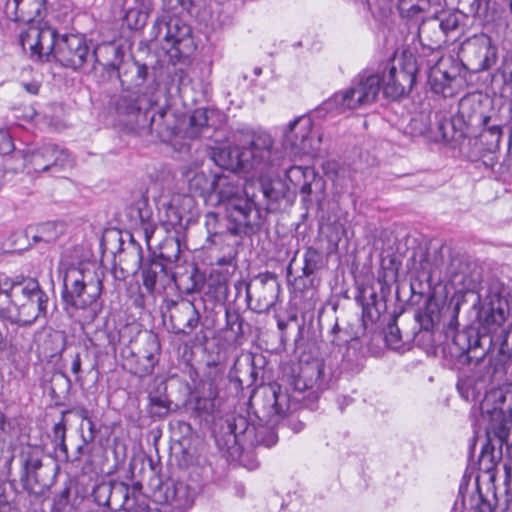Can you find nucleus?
<instances>
[{"mask_svg": "<svg viewBox=\"0 0 512 512\" xmlns=\"http://www.w3.org/2000/svg\"><path fill=\"white\" fill-rule=\"evenodd\" d=\"M190 281L184 288L187 294L199 292L204 285V276L199 272L197 268H193L190 275L188 276Z\"/></svg>", "mask_w": 512, "mask_h": 512, "instance_id": "nucleus-54", "label": "nucleus"}, {"mask_svg": "<svg viewBox=\"0 0 512 512\" xmlns=\"http://www.w3.org/2000/svg\"><path fill=\"white\" fill-rule=\"evenodd\" d=\"M29 163L35 172H59L71 166V159L66 150L46 144L31 153Z\"/></svg>", "mask_w": 512, "mask_h": 512, "instance_id": "nucleus-22", "label": "nucleus"}, {"mask_svg": "<svg viewBox=\"0 0 512 512\" xmlns=\"http://www.w3.org/2000/svg\"><path fill=\"white\" fill-rule=\"evenodd\" d=\"M142 282L149 294H162L175 282V275L161 261L152 259L142 267Z\"/></svg>", "mask_w": 512, "mask_h": 512, "instance_id": "nucleus-25", "label": "nucleus"}, {"mask_svg": "<svg viewBox=\"0 0 512 512\" xmlns=\"http://www.w3.org/2000/svg\"><path fill=\"white\" fill-rule=\"evenodd\" d=\"M140 342L139 349L136 352H130L131 358L128 361L133 374L146 377L153 373L159 361L161 346L157 335L151 332L145 333Z\"/></svg>", "mask_w": 512, "mask_h": 512, "instance_id": "nucleus-21", "label": "nucleus"}, {"mask_svg": "<svg viewBox=\"0 0 512 512\" xmlns=\"http://www.w3.org/2000/svg\"><path fill=\"white\" fill-rule=\"evenodd\" d=\"M208 111L206 109H196L189 116L188 125L181 130L183 138L197 139L209 131Z\"/></svg>", "mask_w": 512, "mask_h": 512, "instance_id": "nucleus-38", "label": "nucleus"}, {"mask_svg": "<svg viewBox=\"0 0 512 512\" xmlns=\"http://www.w3.org/2000/svg\"><path fill=\"white\" fill-rule=\"evenodd\" d=\"M82 361L79 353H75L72 357V363H71V372L75 375L76 381H80V373L82 371L81 369Z\"/></svg>", "mask_w": 512, "mask_h": 512, "instance_id": "nucleus-64", "label": "nucleus"}, {"mask_svg": "<svg viewBox=\"0 0 512 512\" xmlns=\"http://www.w3.org/2000/svg\"><path fill=\"white\" fill-rule=\"evenodd\" d=\"M165 499L177 507H190L194 501V492L183 482H172L166 485Z\"/></svg>", "mask_w": 512, "mask_h": 512, "instance_id": "nucleus-37", "label": "nucleus"}, {"mask_svg": "<svg viewBox=\"0 0 512 512\" xmlns=\"http://www.w3.org/2000/svg\"><path fill=\"white\" fill-rule=\"evenodd\" d=\"M457 75L458 68L456 66L452 65L446 69L445 63L440 62L430 68L428 84L434 93L441 94L443 97H451L454 94L453 83L456 81Z\"/></svg>", "mask_w": 512, "mask_h": 512, "instance_id": "nucleus-29", "label": "nucleus"}, {"mask_svg": "<svg viewBox=\"0 0 512 512\" xmlns=\"http://www.w3.org/2000/svg\"><path fill=\"white\" fill-rule=\"evenodd\" d=\"M480 328L491 333L501 327L509 315V303L504 288L499 282H493L485 295L480 307L473 304Z\"/></svg>", "mask_w": 512, "mask_h": 512, "instance_id": "nucleus-15", "label": "nucleus"}, {"mask_svg": "<svg viewBox=\"0 0 512 512\" xmlns=\"http://www.w3.org/2000/svg\"><path fill=\"white\" fill-rule=\"evenodd\" d=\"M150 405L152 408H155L153 413L157 416H165L169 412V404L170 402L166 397L162 396H150Z\"/></svg>", "mask_w": 512, "mask_h": 512, "instance_id": "nucleus-57", "label": "nucleus"}, {"mask_svg": "<svg viewBox=\"0 0 512 512\" xmlns=\"http://www.w3.org/2000/svg\"><path fill=\"white\" fill-rule=\"evenodd\" d=\"M45 0H7L5 11L16 22L34 23L44 9Z\"/></svg>", "mask_w": 512, "mask_h": 512, "instance_id": "nucleus-30", "label": "nucleus"}, {"mask_svg": "<svg viewBox=\"0 0 512 512\" xmlns=\"http://www.w3.org/2000/svg\"><path fill=\"white\" fill-rule=\"evenodd\" d=\"M93 497L98 505H103L114 511L148 512L147 503L133 505L130 500V486L124 482L109 481L99 484L93 490Z\"/></svg>", "mask_w": 512, "mask_h": 512, "instance_id": "nucleus-18", "label": "nucleus"}, {"mask_svg": "<svg viewBox=\"0 0 512 512\" xmlns=\"http://www.w3.org/2000/svg\"><path fill=\"white\" fill-rule=\"evenodd\" d=\"M495 341L500 345L499 354L503 360L509 359L512 356V324L503 330Z\"/></svg>", "mask_w": 512, "mask_h": 512, "instance_id": "nucleus-48", "label": "nucleus"}, {"mask_svg": "<svg viewBox=\"0 0 512 512\" xmlns=\"http://www.w3.org/2000/svg\"><path fill=\"white\" fill-rule=\"evenodd\" d=\"M379 92L380 76L358 75L347 89L336 92L326 104L339 112L354 110L374 102Z\"/></svg>", "mask_w": 512, "mask_h": 512, "instance_id": "nucleus-13", "label": "nucleus"}, {"mask_svg": "<svg viewBox=\"0 0 512 512\" xmlns=\"http://www.w3.org/2000/svg\"><path fill=\"white\" fill-rule=\"evenodd\" d=\"M274 165L271 166L264 173L253 172L254 176L258 177L255 183L254 190L257 188L261 196L266 200V206L263 208L261 203L257 200L259 208L262 211L264 220L269 211L275 210V206L280 200L285 198L287 193V187L285 183L279 178H272L271 175L275 172L278 164V159L275 157V151L273 150Z\"/></svg>", "mask_w": 512, "mask_h": 512, "instance_id": "nucleus-20", "label": "nucleus"}, {"mask_svg": "<svg viewBox=\"0 0 512 512\" xmlns=\"http://www.w3.org/2000/svg\"><path fill=\"white\" fill-rule=\"evenodd\" d=\"M322 266V254L314 247H308L304 253L302 275L309 277Z\"/></svg>", "mask_w": 512, "mask_h": 512, "instance_id": "nucleus-44", "label": "nucleus"}, {"mask_svg": "<svg viewBox=\"0 0 512 512\" xmlns=\"http://www.w3.org/2000/svg\"><path fill=\"white\" fill-rule=\"evenodd\" d=\"M129 214L132 218L139 221L140 229L144 234L146 242L149 244L156 225L153 221V213L145 201H139L130 207Z\"/></svg>", "mask_w": 512, "mask_h": 512, "instance_id": "nucleus-35", "label": "nucleus"}, {"mask_svg": "<svg viewBox=\"0 0 512 512\" xmlns=\"http://www.w3.org/2000/svg\"><path fill=\"white\" fill-rule=\"evenodd\" d=\"M226 328L230 330L235 337L243 336L244 319L236 309L226 308L225 311Z\"/></svg>", "mask_w": 512, "mask_h": 512, "instance_id": "nucleus-46", "label": "nucleus"}, {"mask_svg": "<svg viewBox=\"0 0 512 512\" xmlns=\"http://www.w3.org/2000/svg\"><path fill=\"white\" fill-rule=\"evenodd\" d=\"M88 426V432L82 433V440L84 444H89L93 442L99 432V429L96 427V424L93 422L92 418L86 421Z\"/></svg>", "mask_w": 512, "mask_h": 512, "instance_id": "nucleus-61", "label": "nucleus"}, {"mask_svg": "<svg viewBox=\"0 0 512 512\" xmlns=\"http://www.w3.org/2000/svg\"><path fill=\"white\" fill-rule=\"evenodd\" d=\"M17 428L12 421L4 417L0 424V442L12 440L17 436Z\"/></svg>", "mask_w": 512, "mask_h": 512, "instance_id": "nucleus-58", "label": "nucleus"}, {"mask_svg": "<svg viewBox=\"0 0 512 512\" xmlns=\"http://www.w3.org/2000/svg\"><path fill=\"white\" fill-rule=\"evenodd\" d=\"M323 367L320 363L307 364L301 368V372L290 383L294 392L313 390L320 386Z\"/></svg>", "mask_w": 512, "mask_h": 512, "instance_id": "nucleus-33", "label": "nucleus"}, {"mask_svg": "<svg viewBox=\"0 0 512 512\" xmlns=\"http://www.w3.org/2000/svg\"><path fill=\"white\" fill-rule=\"evenodd\" d=\"M364 357L358 347V341L353 340L349 343L342 357L344 369L351 372H358L363 366Z\"/></svg>", "mask_w": 512, "mask_h": 512, "instance_id": "nucleus-43", "label": "nucleus"}, {"mask_svg": "<svg viewBox=\"0 0 512 512\" xmlns=\"http://www.w3.org/2000/svg\"><path fill=\"white\" fill-rule=\"evenodd\" d=\"M398 8L401 14H406L408 17H413L422 12L418 0H398Z\"/></svg>", "mask_w": 512, "mask_h": 512, "instance_id": "nucleus-59", "label": "nucleus"}, {"mask_svg": "<svg viewBox=\"0 0 512 512\" xmlns=\"http://www.w3.org/2000/svg\"><path fill=\"white\" fill-rule=\"evenodd\" d=\"M43 450L37 446H27L20 454L23 488L31 495H44L53 484L54 469L43 463Z\"/></svg>", "mask_w": 512, "mask_h": 512, "instance_id": "nucleus-11", "label": "nucleus"}, {"mask_svg": "<svg viewBox=\"0 0 512 512\" xmlns=\"http://www.w3.org/2000/svg\"><path fill=\"white\" fill-rule=\"evenodd\" d=\"M204 225L207 231V241L212 244L218 243V238L226 234L234 236L242 234H252L260 230L261 226L244 225L240 227V222L237 220L229 219L228 214L226 219L221 218L215 212H208L205 215Z\"/></svg>", "mask_w": 512, "mask_h": 512, "instance_id": "nucleus-23", "label": "nucleus"}, {"mask_svg": "<svg viewBox=\"0 0 512 512\" xmlns=\"http://www.w3.org/2000/svg\"><path fill=\"white\" fill-rule=\"evenodd\" d=\"M63 232V226L55 222H46L40 224L32 235L34 243L44 242L52 243L56 241Z\"/></svg>", "mask_w": 512, "mask_h": 512, "instance_id": "nucleus-41", "label": "nucleus"}, {"mask_svg": "<svg viewBox=\"0 0 512 512\" xmlns=\"http://www.w3.org/2000/svg\"><path fill=\"white\" fill-rule=\"evenodd\" d=\"M396 61L380 77V87L391 99H398L412 89L418 71L416 57L411 52H403Z\"/></svg>", "mask_w": 512, "mask_h": 512, "instance_id": "nucleus-14", "label": "nucleus"}, {"mask_svg": "<svg viewBox=\"0 0 512 512\" xmlns=\"http://www.w3.org/2000/svg\"><path fill=\"white\" fill-rule=\"evenodd\" d=\"M22 42L30 45L33 53L50 56L62 67L77 71L96 57L86 38L80 34H62L50 26H30Z\"/></svg>", "mask_w": 512, "mask_h": 512, "instance_id": "nucleus-2", "label": "nucleus"}, {"mask_svg": "<svg viewBox=\"0 0 512 512\" xmlns=\"http://www.w3.org/2000/svg\"><path fill=\"white\" fill-rule=\"evenodd\" d=\"M458 56L466 69L482 72L496 63L497 47L488 35L475 34L461 43Z\"/></svg>", "mask_w": 512, "mask_h": 512, "instance_id": "nucleus-16", "label": "nucleus"}, {"mask_svg": "<svg viewBox=\"0 0 512 512\" xmlns=\"http://www.w3.org/2000/svg\"><path fill=\"white\" fill-rule=\"evenodd\" d=\"M480 129L478 140L481 145L482 161L485 166L493 168L498 163L496 154L500 149L503 134L502 126L492 120L489 125H484Z\"/></svg>", "mask_w": 512, "mask_h": 512, "instance_id": "nucleus-26", "label": "nucleus"}, {"mask_svg": "<svg viewBox=\"0 0 512 512\" xmlns=\"http://www.w3.org/2000/svg\"><path fill=\"white\" fill-rule=\"evenodd\" d=\"M435 19L438 20V27L443 31L445 38L449 33L455 31L460 24L459 16L456 13H444Z\"/></svg>", "mask_w": 512, "mask_h": 512, "instance_id": "nucleus-50", "label": "nucleus"}, {"mask_svg": "<svg viewBox=\"0 0 512 512\" xmlns=\"http://www.w3.org/2000/svg\"><path fill=\"white\" fill-rule=\"evenodd\" d=\"M170 321L174 333L190 335L200 323V313L190 300L169 303Z\"/></svg>", "mask_w": 512, "mask_h": 512, "instance_id": "nucleus-24", "label": "nucleus"}, {"mask_svg": "<svg viewBox=\"0 0 512 512\" xmlns=\"http://www.w3.org/2000/svg\"><path fill=\"white\" fill-rule=\"evenodd\" d=\"M49 297L36 279H5L0 283V318L12 324L30 326L45 318Z\"/></svg>", "mask_w": 512, "mask_h": 512, "instance_id": "nucleus-4", "label": "nucleus"}, {"mask_svg": "<svg viewBox=\"0 0 512 512\" xmlns=\"http://www.w3.org/2000/svg\"><path fill=\"white\" fill-rule=\"evenodd\" d=\"M320 145L321 136L313 133L312 121L308 117L296 118L284 132L283 148L291 156L313 154Z\"/></svg>", "mask_w": 512, "mask_h": 512, "instance_id": "nucleus-17", "label": "nucleus"}, {"mask_svg": "<svg viewBox=\"0 0 512 512\" xmlns=\"http://www.w3.org/2000/svg\"><path fill=\"white\" fill-rule=\"evenodd\" d=\"M498 73L502 77L504 86L512 93V53H507L503 58L501 66L498 68Z\"/></svg>", "mask_w": 512, "mask_h": 512, "instance_id": "nucleus-51", "label": "nucleus"}, {"mask_svg": "<svg viewBox=\"0 0 512 512\" xmlns=\"http://www.w3.org/2000/svg\"><path fill=\"white\" fill-rule=\"evenodd\" d=\"M214 183H216V173L210 178L204 172L196 171L188 177V189L193 196L206 198L213 195Z\"/></svg>", "mask_w": 512, "mask_h": 512, "instance_id": "nucleus-39", "label": "nucleus"}, {"mask_svg": "<svg viewBox=\"0 0 512 512\" xmlns=\"http://www.w3.org/2000/svg\"><path fill=\"white\" fill-rule=\"evenodd\" d=\"M483 340H488L489 345L492 344V342L494 341V339L488 335L480 336L479 333L473 329V337L471 339V350L466 351V354H468L469 358H476L479 360L485 355V352H483L481 355L476 354V351L481 346Z\"/></svg>", "mask_w": 512, "mask_h": 512, "instance_id": "nucleus-55", "label": "nucleus"}, {"mask_svg": "<svg viewBox=\"0 0 512 512\" xmlns=\"http://www.w3.org/2000/svg\"><path fill=\"white\" fill-rule=\"evenodd\" d=\"M219 391L214 382L207 383V389L203 388L201 395H198L191 402L193 412L196 416L202 417L213 414L216 408V399Z\"/></svg>", "mask_w": 512, "mask_h": 512, "instance_id": "nucleus-34", "label": "nucleus"}, {"mask_svg": "<svg viewBox=\"0 0 512 512\" xmlns=\"http://www.w3.org/2000/svg\"><path fill=\"white\" fill-rule=\"evenodd\" d=\"M286 177L295 186L301 184L304 179L314 178V172L310 167L292 166L286 170Z\"/></svg>", "mask_w": 512, "mask_h": 512, "instance_id": "nucleus-49", "label": "nucleus"}, {"mask_svg": "<svg viewBox=\"0 0 512 512\" xmlns=\"http://www.w3.org/2000/svg\"><path fill=\"white\" fill-rule=\"evenodd\" d=\"M411 126L416 130L418 134H425L429 131L435 134V138L443 141H452L453 135L448 132V128L453 127V119L443 118L436 116L435 129L431 128L427 124V117L425 115H419L411 120Z\"/></svg>", "mask_w": 512, "mask_h": 512, "instance_id": "nucleus-32", "label": "nucleus"}, {"mask_svg": "<svg viewBox=\"0 0 512 512\" xmlns=\"http://www.w3.org/2000/svg\"><path fill=\"white\" fill-rule=\"evenodd\" d=\"M14 150V144L8 134L0 133V154L6 155Z\"/></svg>", "mask_w": 512, "mask_h": 512, "instance_id": "nucleus-62", "label": "nucleus"}, {"mask_svg": "<svg viewBox=\"0 0 512 512\" xmlns=\"http://www.w3.org/2000/svg\"><path fill=\"white\" fill-rule=\"evenodd\" d=\"M221 438L217 439L218 445L227 449L229 455L238 458L241 464L248 469L258 466L256 461L246 464L247 453L258 447L269 448L276 444V433L267 426H255L246 416L240 414L228 415L221 424Z\"/></svg>", "mask_w": 512, "mask_h": 512, "instance_id": "nucleus-7", "label": "nucleus"}, {"mask_svg": "<svg viewBox=\"0 0 512 512\" xmlns=\"http://www.w3.org/2000/svg\"><path fill=\"white\" fill-rule=\"evenodd\" d=\"M330 333L333 335V338L331 340L332 344L341 345L342 343L348 342V338H343L341 336L342 329L340 328L337 321L335 322L334 326L332 327Z\"/></svg>", "mask_w": 512, "mask_h": 512, "instance_id": "nucleus-63", "label": "nucleus"}, {"mask_svg": "<svg viewBox=\"0 0 512 512\" xmlns=\"http://www.w3.org/2000/svg\"><path fill=\"white\" fill-rule=\"evenodd\" d=\"M473 337V329H464L456 331L452 334V344L458 349L460 354L471 350V339Z\"/></svg>", "mask_w": 512, "mask_h": 512, "instance_id": "nucleus-47", "label": "nucleus"}, {"mask_svg": "<svg viewBox=\"0 0 512 512\" xmlns=\"http://www.w3.org/2000/svg\"><path fill=\"white\" fill-rule=\"evenodd\" d=\"M274 140L264 131L253 132L246 145L242 147H223L212 151L214 163L224 172L237 170L243 172L264 173L274 165Z\"/></svg>", "mask_w": 512, "mask_h": 512, "instance_id": "nucleus-6", "label": "nucleus"}, {"mask_svg": "<svg viewBox=\"0 0 512 512\" xmlns=\"http://www.w3.org/2000/svg\"><path fill=\"white\" fill-rule=\"evenodd\" d=\"M151 35L154 40L164 41L180 55L191 54L195 45L191 27L176 13L163 10L154 21Z\"/></svg>", "mask_w": 512, "mask_h": 512, "instance_id": "nucleus-12", "label": "nucleus"}, {"mask_svg": "<svg viewBox=\"0 0 512 512\" xmlns=\"http://www.w3.org/2000/svg\"><path fill=\"white\" fill-rule=\"evenodd\" d=\"M257 374L252 360L241 361L237 359L227 376L228 396L238 397L243 391L244 382L247 386L252 385L257 379Z\"/></svg>", "mask_w": 512, "mask_h": 512, "instance_id": "nucleus-28", "label": "nucleus"}, {"mask_svg": "<svg viewBox=\"0 0 512 512\" xmlns=\"http://www.w3.org/2000/svg\"><path fill=\"white\" fill-rule=\"evenodd\" d=\"M105 52L111 58L103 64L107 72H115L120 81L123 95H141L135 91L142 87L150 78L149 68L146 64L136 61L132 57H125L124 49L117 44L111 43L105 47Z\"/></svg>", "mask_w": 512, "mask_h": 512, "instance_id": "nucleus-10", "label": "nucleus"}, {"mask_svg": "<svg viewBox=\"0 0 512 512\" xmlns=\"http://www.w3.org/2000/svg\"><path fill=\"white\" fill-rule=\"evenodd\" d=\"M464 4H468L469 12L479 17H487L490 10V0H460Z\"/></svg>", "mask_w": 512, "mask_h": 512, "instance_id": "nucleus-53", "label": "nucleus"}, {"mask_svg": "<svg viewBox=\"0 0 512 512\" xmlns=\"http://www.w3.org/2000/svg\"><path fill=\"white\" fill-rule=\"evenodd\" d=\"M418 34L421 43L432 50L440 48L447 41L443 31L438 27L437 19L424 21L419 27Z\"/></svg>", "mask_w": 512, "mask_h": 512, "instance_id": "nucleus-36", "label": "nucleus"}, {"mask_svg": "<svg viewBox=\"0 0 512 512\" xmlns=\"http://www.w3.org/2000/svg\"><path fill=\"white\" fill-rule=\"evenodd\" d=\"M181 253V242L178 235H168L159 244V256L167 262H176Z\"/></svg>", "mask_w": 512, "mask_h": 512, "instance_id": "nucleus-42", "label": "nucleus"}, {"mask_svg": "<svg viewBox=\"0 0 512 512\" xmlns=\"http://www.w3.org/2000/svg\"><path fill=\"white\" fill-rule=\"evenodd\" d=\"M215 194L218 203L226 205L229 219L244 225L262 226L264 216L257 202L258 195L254 192L255 183L244 181L233 171L216 173Z\"/></svg>", "mask_w": 512, "mask_h": 512, "instance_id": "nucleus-5", "label": "nucleus"}, {"mask_svg": "<svg viewBox=\"0 0 512 512\" xmlns=\"http://www.w3.org/2000/svg\"><path fill=\"white\" fill-rule=\"evenodd\" d=\"M120 262H123L127 270L136 272L140 267L143 260L142 247L133 239L128 246L122 249L119 256Z\"/></svg>", "mask_w": 512, "mask_h": 512, "instance_id": "nucleus-40", "label": "nucleus"}, {"mask_svg": "<svg viewBox=\"0 0 512 512\" xmlns=\"http://www.w3.org/2000/svg\"><path fill=\"white\" fill-rule=\"evenodd\" d=\"M457 389L461 397L466 401H475L480 394L479 391L476 390L473 381L469 379L459 381Z\"/></svg>", "mask_w": 512, "mask_h": 512, "instance_id": "nucleus-52", "label": "nucleus"}, {"mask_svg": "<svg viewBox=\"0 0 512 512\" xmlns=\"http://www.w3.org/2000/svg\"><path fill=\"white\" fill-rule=\"evenodd\" d=\"M120 122L131 132L153 135L161 141H171L181 134L175 125V117L164 108H159L146 95H123L115 102Z\"/></svg>", "mask_w": 512, "mask_h": 512, "instance_id": "nucleus-3", "label": "nucleus"}, {"mask_svg": "<svg viewBox=\"0 0 512 512\" xmlns=\"http://www.w3.org/2000/svg\"><path fill=\"white\" fill-rule=\"evenodd\" d=\"M244 285L248 303L255 302L252 308L254 311L265 312L275 305L280 285L274 273H260Z\"/></svg>", "mask_w": 512, "mask_h": 512, "instance_id": "nucleus-19", "label": "nucleus"}, {"mask_svg": "<svg viewBox=\"0 0 512 512\" xmlns=\"http://www.w3.org/2000/svg\"><path fill=\"white\" fill-rule=\"evenodd\" d=\"M441 313L438 302L430 298L425 306L414 314L411 329L399 328L396 323L398 316H394L385 334L387 345L394 350H405L410 349L412 343L420 346L430 342L432 331L440 322Z\"/></svg>", "mask_w": 512, "mask_h": 512, "instance_id": "nucleus-8", "label": "nucleus"}, {"mask_svg": "<svg viewBox=\"0 0 512 512\" xmlns=\"http://www.w3.org/2000/svg\"><path fill=\"white\" fill-rule=\"evenodd\" d=\"M481 416L489 421L487 444L480 461L494 464L505 454L512 461V390L492 389L480 403Z\"/></svg>", "mask_w": 512, "mask_h": 512, "instance_id": "nucleus-1", "label": "nucleus"}, {"mask_svg": "<svg viewBox=\"0 0 512 512\" xmlns=\"http://www.w3.org/2000/svg\"><path fill=\"white\" fill-rule=\"evenodd\" d=\"M70 488L64 487L53 499L52 512H65L69 505Z\"/></svg>", "mask_w": 512, "mask_h": 512, "instance_id": "nucleus-56", "label": "nucleus"}, {"mask_svg": "<svg viewBox=\"0 0 512 512\" xmlns=\"http://www.w3.org/2000/svg\"><path fill=\"white\" fill-rule=\"evenodd\" d=\"M102 292V279L89 269L69 268L64 276L62 300L66 310L85 309L94 304Z\"/></svg>", "mask_w": 512, "mask_h": 512, "instance_id": "nucleus-9", "label": "nucleus"}, {"mask_svg": "<svg viewBox=\"0 0 512 512\" xmlns=\"http://www.w3.org/2000/svg\"><path fill=\"white\" fill-rule=\"evenodd\" d=\"M165 217V224L173 228L177 234L180 230L184 229V225L182 223L183 214L175 206V197H173L172 201L166 206Z\"/></svg>", "mask_w": 512, "mask_h": 512, "instance_id": "nucleus-45", "label": "nucleus"}, {"mask_svg": "<svg viewBox=\"0 0 512 512\" xmlns=\"http://www.w3.org/2000/svg\"><path fill=\"white\" fill-rule=\"evenodd\" d=\"M458 122L467 127L480 129L484 125H489L492 118L485 113V107L480 99L474 95L463 97L458 106Z\"/></svg>", "mask_w": 512, "mask_h": 512, "instance_id": "nucleus-27", "label": "nucleus"}, {"mask_svg": "<svg viewBox=\"0 0 512 512\" xmlns=\"http://www.w3.org/2000/svg\"><path fill=\"white\" fill-rule=\"evenodd\" d=\"M263 409L269 421L273 417L282 416L289 409V399L286 393L281 391L280 386L272 385L263 391Z\"/></svg>", "mask_w": 512, "mask_h": 512, "instance_id": "nucleus-31", "label": "nucleus"}, {"mask_svg": "<svg viewBox=\"0 0 512 512\" xmlns=\"http://www.w3.org/2000/svg\"><path fill=\"white\" fill-rule=\"evenodd\" d=\"M162 2L165 8L164 10L166 11L176 10L179 7L184 10H189L192 5L191 0H162Z\"/></svg>", "mask_w": 512, "mask_h": 512, "instance_id": "nucleus-60", "label": "nucleus"}]
</instances>
